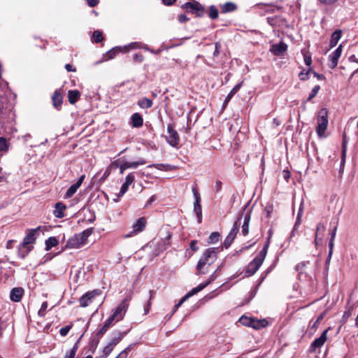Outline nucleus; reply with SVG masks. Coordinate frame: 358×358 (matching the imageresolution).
Segmentation results:
<instances>
[{"label": "nucleus", "instance_id": "obj_45", "mask_svg": "<svg viewBox=\"0 0 358 358\" xmlns=\"http://www.w3.org/2000/svg\"><path fill=\"white\" fill-rule=\"evenodd\" d=\"M8 149V145L4 138H0V152L6 151Z\"/></svg>", "mask_w": 358, "mask_h": 358}, {"label": "nucleus", "instance_id": "obj_49", "mask_svg": "<svg viewBox=\"0 0 358 358\" xmlns=\"http://www.w3.org/2000/svg\"><path fill=\"white\" fill-rule=\"evenodd\" d=\"M221 48V44L220 42L215 43V50L213 52V57H217L220 54V50Z\"/></svg>", "mask_w": 358, "mask_h": 358}, {"label": "nucleus", "instance_id": "obj_16", "mask_svg": "<svg viewBox=\"0 0 358 358\" xmlns=\"http://www.w3.org/2000/svg\"><path fill=\"white\" fill-rule=\"evenodd\" d=\"M325 230V226L321 222L318 223L316 227L315 238V244L316 246L319 245L320 241H322Z\"/></svg>", "mask_w": 358, "mask_h": 358}, {"label": "nucleus", "instance_id": "obj_23", "mask_svg": "<svg viewBox=\"0 0 358 358\" xmlns=\"http://www.w3.org/2000/svg\"><path fill=\"white\" fill-rule=\"evenodd\" d=\"M268 324V322L265 319L255 320L253 318L251 327L255 329H259L261 328L266 327Z\"/></svg>", "mask_w": 358, "mask_h": 358}, {"label": "nucleus", "instance_id": "obj_27", "mask_svg": "<svg viewBox=\"0 0 358 358\" xmlns=\"http://www.w3.org/2000/svg\"><path fill=\"white\" fill-rule=\"evenodd\" d=\"M80 93L78 90H69L68 92L69 101L71 104H74L78 100Z\"/></svg>", "mask_w": 358, "mask_h": 358}, {"label": "nucleus", "instance_id": "obj_46", "mask_svg": "<svg viewBox=\"0 0 358 358\" xmlns=\"http://www.w3.org/2000/svg\"><path fill=\"white\" fill-rule=\"evenodd\" d=\"M112 58V50H108L106 54L105 55L103 56V59L101 60V61H98L96 62L95 64H100L101 62H103V61H107V60H109Z\"/></svg>", "mask_w": 358, "mask_h": 358}, {"label": "nucleus", "instance_id": "obj_17", "mask_svg": "<svg viewBox=\"0 0 358 358\" xmlns=\"http://www.w3.org/2000/svg\"><path fill=\"white\" fill-rule=\"evenodd\" d=\"M37 229H38L30 230L27 235L25 236L23 240V243L21 244L24 245V248L32 247L31 244L34 243L35 241V234Z\"/></svg>", "mask_w": 358, "mask_h": 358}, {"label": "nucleus", "instance_id": "obj_32", "mask_svg": "<svg viewBox=\"0 0 358 358\" xmlns=\"http://www.w3.org/2000/svg\"><path fill=\"white\" fill-rule=\"evenodd\" d=\"M138 103L142 108H149L152 106V101L148 98H143Z\"/></svg>", "mask_w": 358, "mask_h": 358}, {"label": "nucleus", "instance_id": "obj_35", "mask_svg": "<svg viewBox=\"0 0 358 358\" xmlns=\"http://www.w3.org/2000/svg\"><path fill=\"white\" fill-rule=\"evenodd\" d=\"M252 317H247V316H241L239 319V322L246 327H250L252 326Z\"/></svg>", "mask_w": 358, "mask_h": 358}, {"label": "nucleus", "instance_id": "obj_60", "mask_svg": "<svg viewBox=\"0 0 358 358\" xmlns=\"http://www.w3.org/2000/svg\"><path fill=\"white\" fill-rule=\"evenodd\" d=\"M337 0H320V1L326 5H329L335 3Z\"/></svg>", "mask_w": 358, "mask_h": 358}, {"label": "nucleus", "instance_id": "obj_48", "mask_svg": "<svg viewBox=\"0 0 358 358\" xmlns=\"http://www.w3.org/2000/svg\"><path fill=\"white\" fill-rule=\"evenodd\" d=\"M303 59H304V62L305 64L310 66L312 64V59H311V57L310 55H308L307 53H304L303 54Z\"/></svg>", "mask_w": 358, "mask_h": 358}, {"label": "nucleus", "instance_id": "obj_2", "mask_svg": "<svg viewBox=\"0 0 358 358\" xmlns=\"http://www.w3.org/2000/svg\"><path fill=\"white\" fill-rule=\"evenodd\" d=\"M94 228L91 227L77 234L70 238L66 245L69 248H80L86 244L88 237L93 233Z\"/></svg>", "mask_w": 358, "mask_h": 358}, {"label": "nucleus", "instance_id": "obj_36", "mask_svg": "<svg viewBox=\"0 0 358 358\" xmlns=\"http://www.w3.org/2000/svg\"><path fill=\"white\" fill-rule=\"evenodd\" d=\"M345 157H346V141H345V135L343 136V150H342V156H341V168H342L345 162Z\"/></svg>", "mask_w": 358, "mask_h": 358}, {"label": "nucleus", "instance_id": "obj_64", "mask_svg": "<svg viewBox=\"0 0 358 358\" xmlns=\"http://www.w3.org/2000/svg\"><path fill=\"white\" fill-rule=\"evenodd\" d=\"M176 0H162V2L166 6H171Z\"/></svg>", "mask_w": 358, "mask_h": 358}, {"label": "nucleus", "instance_id": "obj_38", "mask_svg": "<svg viewBox=\"0 0 358 358\" xmlns=\"http://www.w3.org/2000/svg\"><path fill=\"white\" fill-rule=\"evenodd\" d=\"M102 40H103V36H102L101 32L99 31H94L92 34V42L99 43V42L102 41Z\"/></svg>", "mask_w": 358, "mask_h": 358}, {"label": "nucleus", "instance_id": "obj_30", "mask_svg": "<svg viewBox=\"0 0 358 358\" xmlns=\"http://www.w3.org/2000/svg\"><path fill=\"white\" fill-rule=\"evenodd\" d=\"M32 247H24L23 245H20L18 248V255L22 258L24 259L29 252L31 250Z\"/></svg>", "mask_w": 358, "mask_h": 358}, {"label": "nucleus", "instance_id": "obj_22", "mask_svg": "<svg viewBox=\"0 0 358 358\" xmlns=\"http://www.w3.org/2000/svg\"><path fill=\"white\" fill-rule=\"evenodd\" d=\"M146 220L145 217H140L137 220L136 222L133 225V229L135 232H140L143 231L145 227Z\"/></svg>", "mask_w": 358, "mask_h": 358}, {"label": "nucleus", "instance_id": "obj_47", "mask_svg": "<svg viewBox=\"0 0 358 358\" xmlns=\"http://www.w3.org/2000/svg\"><path fill=\"white\" fill-rule=\"evenodd\" d=\"M48 308V303L46 301L43 302L41 305L40 310H38V315L40 316H44L45 312Z\"/></svg>", "mask_w": 358, "mask_h": 358}, {"label": "nucleus", "instance_id": "obj_51", "mask_svg": "<svg viewBox=\"0 0 358 358\" xmlns=\"http://www.w3.org/2000/svg\"><path fill=\"white\" fill-rule=\"evenodd\" d=\"M301 217L300 213H298L296 222L294 224V230H297L299 226L301 224Z\"/></svg>", "mask_w": 358, "mask_h": 358}, {"label": "nucleus", "instance_id": "obj_10", "mask_svg": "<svg viewBox=\"0 0 358 358\" xmlns=\"http://www.w3.org/2000/svg\"><path fill=\"white\" fill-rule=\"evenodd\" d=\"M99 294L97 291H93L92 292L86 293L80 299V303L81 306L86 307L90 306L94 301L95 297Z\"/></svg>", "mask_w": 358, "mask_h": 358}, {"label": "nucleus", "instance_id": "obj_4", "mask_svg": "<svg viewBox=\"0 0 358 358\" xmlns=\"http://www.w3.org/2000/svg\"><path fill=\"white\" fill-rule=\"evenodd\" d=\"M131 299V296L128 295L117 305L113 312V320L120 321L124 317Z\"/></svg>", "mask_w": 358, "mask_h": 358}, {"label": "nucleus", "instance_id": "obj_29", "mask_svg": "<svg viewBox=\"0 0 358 358\" xmlns=\"http://www.w3.org/2000/svg\"><path fill=\"white\" fill-rule=\"evenodd\" d=\"M111 322H112V316L109 317L107 319L104 325L99 329V331L97 333L98 337L102 336L108 331Z\"/></svg>", "mask_w": 358, "mask_h": 358}, {"label": "nucleus", "instance_id": "obj_37", "mask_svg": "<svg viewBox=\"0 0 358 358\" xmlns=\"http://www.w3.org/2000/svg\"><path fill=\"white\" fill-rule=\"evenodd\" d=\"M220 236L218 232H213L208 238V243L212 244L218 242Z\"/></svg>", "mask_w": 358, "mask_h": 358}, {"label": "nucleus", "instance_id": "obj_39", "mask_svg": "<svg viewBox=\"0 0 358 358\" xmlns=\"http://www.w3.org/2000/svg\"><path fill=\"white\" fill-rule=\"evenodd\" d=\"M208 16L211 19H216L218 17V10L215 6H210Z\"/></svg>", "mask_w": 358, "mask_h": 358}, {"label": "nucleus", "instance_id": "obj_34", "mask_svg": "<svg viewBox=\"0 0 358 358\" xmlns=\"http://www.w3.org/2000/svg\"><path fill=\"white\" fill-rule=\"evenodd\" d=\"M152 166H154L156 169L161 170V171H171L174 168V166H173L170 164H156L149 165V167H152Z\"/></svg>", "mask_w": 358, "mask_h": 358}, {"label": "nucleus", "instance_id": "obj_19", "mask_svg": "<svg viewBox=\"0 0 358 358\" xmlns=\"http://www.w3.org/2000/svg\"><path fill=\"white\" fill-rule=\"evenodd\" d=\"M66 206L62 202H58L55 204V210L53 211L54 215L57 218H62L64 217V211L66 210Z\"/></svg>", "mask_w": 358, "mask_h": 358}, {"label": "nucleus", "instance_id": "obj_54", "mask_svg": "<svg viewBox=\"0 0 358 358\" xmlns=\"http://www.w3.org/2000/svg\"><path fill=\"white\" fill-rule=\"evenodd\" d=\"M87 3L90 7H94L98 4L99 0H87Z\"/></svg>", "mask_w": 358, "mask_h": 358}, {"label": "nucleus", "instance_id": "obj_63", "mask_svg": "<svg viewBox=\"0 0 358 358\" xmlns=\"http://www.w3.org/2000/svg\"><path fill=\"white\" fill-rule=\"evenodd\" d=\"M111 350H112V348L110 347V344H109V345H108L105 348V349H104L103 352H104V353L106 354V355H108L110 353Z\"/></svg>", "mask_w": 358, "mask_h": 358}, {"label": "nucleus", "instance_id": "obj_62", "mask_svg": "<svg viewBox=\"0 0 358 358\" xmlns=\"http://www.w3.org/2000/svg\"><path fill=\"white\" fill-rule=\"evenodd\" d=\"M265 211L266 212L267 217H270L271 213L273 211V206H267L265 208Z\"/></svg>", "mask_w": 358, "mask_h": 358}, {"label": "nucleus", "instance_id": "obj_18", "mask_svg": "<svg viewBox=\"0 0 358 358\" xmlns=\"http://www.w3.org/2000/svg\"><path fill=\"white\" fill-rule=\"evenodd\" d=\"M146 163L144 159H140L138 162H126L120 166L121 172H123L124 170L127 169H136L139 165H143Z\"/></svg>", "mask_w": 358, "mask_h": 358}, {"label": "nucleus", "instance_id": "obj_33", "mask_svg": "<svg viewBox=\"0 0 358 358\" xmlns=\"http://www.w3.org/2000/svg\"><path fill=\"white\" fill-rule=\"evenodd\" d=\"M58 244V241L55 237H50L45 241L46 250H49L52 248L56 246Z\"/></svg>", "mask_w": 358, "mask_h": 358}, {"label": "nucleus", "instance_id": "obj_57", "mask_svg": "<svg viewBox=\"0 0 358 358\" xmlns=\"http://www.w3.org/2000/svg\"><path fill=\"white\" fill-rule=\"evenodd\" d=\"M178 20L180 22H185L188 20V18L185 15H180L178 16Z\"/></svg>", "mask_w": 358, "mask_h": 358}, {"label": "nucleus", "instance_id": "obj_44", "mask_svg": "<svg viewBox=\"0 0 358 358\" xmlns=\"http://www.w3.org/2000/svg\"><path fill=\"white\" fill-rule=\"evenodd\" d=\"M310 72V69H309L307 71H305V70H303L299 75V77L300 80H306L309 78L308 75Z\"/></svg>", "mask_w": 358, "mask_h": 358}, {"label": "nucleus", "instance_id": "obj_5", "mask_svg": "<svg viewBox=\"0 0 358 358\" xmlns=\"http://www.w3.org/2000/svg\"><path fill=\"white\" fill-rule=\"evenodd\" d=\"M328 125L327 111L323 108L319 112L317 118V133L319 136H322L327 130Z\"/></svg>", "mask_w": 358, "mask_h": 358}, {"label": "nucleus", "instance_id": "obj_7", "mask_svg": "<svg viewBox=\"0 0 358 358\" xmlns=\"http://www.w3.org/2000/svg\"><path fill=\"white\" fill-rule=\"evenodd\" d=\"M168 136L166 137L168 143L173 146L176 147L180 141V138L178 132L173 129L171 124L168 125L167 127Z\"/></svg>", "mask_w": 358, "mask_h": 358}, {"label": "nucleus", "instance_id": "obj_53", "mask_svg": "<svg viewBox=\"0 0 358 358\" xmlns=\"http://www.w3.org/2000/svg\"><path fill=\"white\" fill-rule=\"evenodd\" d=\"M128 356L127 349L122 350L115 358H127Z\"/></svg>", "mask_w": 358, "mask_h": 358}, {"label": "nucleus", "instance_id": "obj_25", "mask_svg": "<svg viewBox=\"0 0 358 358\" xmlns=\"http://www.w3.org/2000/svg\"><path fill=\"white\" fill-rule=\"evenodd\" d=\"M342 35V31L341 30L335 31L331 36V40L329 43V45L331 48H333L336 45L338 41L340 40Z\"/></svg>", "mask_w": 358, "mask_h": 358}, {"label": "nucleus", "instance_id": "obj_41", "mask_svg": "<svg viewBox=\"0 0 358 358\" xmlns=\"http://www.w3.org/2000/svg\"><path fill=\"white\" fill-rule=\"evenodd\" d=\"M320 89V87L319 85L315 86L313 87V89L312 90L311 92L309 94L308 100L310 101L313 98H314L318 93Z\"/></svg>", "mask_w": 358, "mask_h": 358}, {"label": "nucleus", "instance_id": "obj_3", "mask_svg": "<svg viewBox=\"0 0 358 358\" xmlns=\"http://www.w3.org/2000/svg\"><path fill=\"white\" fill-rule=\"evenodd\" d=\"M269 243L268 241L264 245L262 250L258 253L256 257L249 264L246 269V273L248 275H254L262 264L266 256Z\"/></svg>", "mask_w": 358, "mask_h": 358}, {"label": "nucleus", "instance_id": "obj_52", "mask_svg": "<svg viewBox=\"0 0 358 358\" xmlns=\"http://www.w3.org/2000/svg\"><path fill=\"white\" fill-rule=\"evenodd\" d=\"M110 174V167H108V169L104 172L103 175L100 178V180H104L107 177H108Z\"/></svg>", "mask_w": 358, "mask_h": 358}, {"label": "nucleus", "instance_id": "obj_55", "mask_svg": "<svg viewBox=\"0 0 358 358\" xmlns=\"http://www.w3.org/2000/svg\"><path fill=\"white\" fill-rule=\"evenodd\" d=\"M198 290L196 289V287L193 288L190 292H189L186 295H185V298H189L194 294H196V293H198Z\"/></svg>", "mask_w": 358, "mask_h": 358}, {"label": "nucleus", "instance_id": "obj_31", "mask_svg": "<svg viewBox=\"0 0 358 358\" xmlns=\"http://www.w3.org/2000/svg\"><path fill=\"white\" fill-rule=\"evenodd\" d=\"M236 9V6L231 2H227L222 6L223 13L232 12Z\"/></svg>", "mask_w": 358, "mask_h": 358}, {"label": "nucleus", "instance_id": "obj_58", "mask_svg": "<svg viewBox=\"0 0 358 358\" xmlns=\"http://www.w3.org/2000/svg\"><path fill=\"white\" fill-rule=\"evenodd\" d=\"M76 355V353L73 352V351L69 350L66 352L64 358H74Z\"/></svg>", "mask_w": 358, "mask_h": 358}, {"label": "nucleus", "instance_id": "obj_8", "mask_svg": "<svg viewBox=\"0 0 358 358\" xmlns=\"http://www.w3.org/2000/svg\"><path fill=\"white\" fill-rule=\"evenodd\" d=\"M183 8L187 10H191V11L196 13L199 17L202 16L204 13V8L196 1L193 3L187 2L183 6Z\"/></svg>", "mask_w": 358, "mask_h": 358}, {"label": "nucleus", "instance_id": "obj_6", "mask_svg": "<svg viewBox=\"0 0 358 358\" xmlns=\"http://www.w3.org/2000/svg\"><path fill=\"white\" fill-rule=\"evenodd\" d=\"M240 220H241V217L238 218V220L234 223L232 229H231L230 232L226 237V238L223 243V245L226 248H228L231 245L234 240L235 239V238L237 235V233L239 230V227L241 224Z\"/></svg>", "mask_w": 358, "mask_h": 358}, {"label": "nucleus", "instance_id": "obj_24", "mask_svg": "<svg viewBox=\"0 0 358 358\" xmlns=\"http://www.w3.org/2000/svg\"><path fill=\"white\" fill-rule=\"evenodd\" d=\"M194 196L196 197V200L194 203V211L196 213V215H197L199 218V221L201 222V206L199 203V197L198 196L197 192H194Z\"/></svg>", "mask_w": 358, "mask_h": 358}, {"label": "nucleus", "instance_id": "obj_15", "mask_svg": "<svg viewBox=\"0 0 358 358\" xmlns=\"http://www.w3.org/2000/svg\"><path fill=\"white\" fill-rule=\"evenodd\" d=\"M287 49V45L283 43L280 42L278 44H274L271 46V51L273 53V55L279 56L282 55Z\"/></svg>", "mask_w": 358, "mask_h": 358}, {"label": "nucleus", "instance_id": "obj_12", "mask_svg": "<svg viewBox=\"0 0 358 358\" xmlns=\"http://www.w3.org/2000/svg\"><path fill=\"white\" fill-rule=\"evenodd\" d=\"M85 175L81 176L78 181L72 185L66 191L65 196L66 198H71L78 190V189L82 185L84 179H85Z\"/></svg>", "mask_w": 358, "mask_h": 358}, {"label": "nucleus", "instance_id": "obj_13", "mask_svg": "<svg viewBox=\"0 0 358 358\" xmlns=\"http://www.w3.org/2000/svg\"><path fill=\"white\" fill-rule=\"evenodd\" d=\"M24 290L22 287H15L10 291V299L14 302H19L24 295Z\"/></svg>", "mask_w": 358, "mask_h": 358}, {"label": "nucleus", "instance_id": "obj_20", "mask_svg": "<svg viewBox=\"0 0 358 358\" xmlns=\"http://www.w3.org/2000/svg\"><path fill=\"white\" fill-rule=\"evenodd\" d=\"M143 124V120L138 113L133 114L131 117V124L133 127H141Z\"/></svg>", "mask_w": 358, "mask_h": 358}, {"label": "nucleus", "instance_id": "obj_43", "mask_svg": "<svg viewBox=\"0 0 358 358\" xmlns=\"http://www.w3.org/2000/svg\"><path fill=\"white\" fill-rule=\"evenodd\" d=\"M129 50V46H117L113 48V55L117 54L120 52H127Z\"/></svg>", "mask_w": 358, "mask_h": 358}, {"label": "nucleus", "instance_id": "obj_1", "mask_svg": "<svg viewBox=\"0 0 358 358\" xmlns=\"http://www.w3.org/2000/svg\"><path fill=\"white\" fill-rule=\"evenodd\" d=\"M217 248H210L205 250L201 256L196 266V270L199 275H203L208 273V267L213 264L217 259Z\"/></svg>", "mask_w": 358, "mask_h": 358}, {"label": "nucleus", "instance_id": "obj_56", "mask_svg": "<svg viewBox=\"0 0 358 358\" xmlns=\"http://www.w3.org/2000/svg\"><path fill=\"white\" fill-rule=\"evenodd\" d=\"M196 241H192L190 243V248L194 251H197L199 249L198 247L196 245Z\"/></svg>", "mask_w": 358, "mask_h": 358}, {"label": "nucleus", "instance_id": "obj_21", "mask_svg": "<svg viewBox=\"0 0 358 358\" xmlns=\"http://www.w3.org/2000/svg\"><path fill=\"white\" fill-rule=\"evenodd\" d=\"M250 221V213L248 212L244 215L243 223L242 224L241 234L246 236L249 233V223Z\"/></svg>", "mask_w": 358, "mask_h": 358}, {"label": "nucleus", "instance_id": "obj_28", "mask_svg": "<svg viewBox=\"0 0 358 358\" xmlns=\"http://www.w3.org/2000/svg\"><path fill=\"white\" fill-rule=\"evenodd\" d=\"M241 87V83H238L233 87V89L230 91V92L228 94V95L225 98V100L224 101V106L228 103V102L233 97V96L240 90Z\"/></svg>", "mask_w": 358, "mask_h": 358}, {"label": "nucleus", "instance_id": "obj_9", "mask_svg": "<svg viewBox=\"0 0 358 358\" xmlns=\"http://www.w3.org/2000/svg\"><path fill=\"white\" fill-rule=\"evenodd\" d=\"M342 54V45H340L329 57V66L331 69H334L336 67L338 62V59L340 58Z\"/></svg>", "mask_w": 358, "mask_h": 358}, {"label": "nucleus", "instance_id": "obj_26", "mask_svg": "<svg viewBox=\"0 0 358 358\" xmlns=\"http://www.w3.org/2000/svg\"><path fill=\"white\" fill-rule=\"evenodd\" d=\"M62 95L59 91H55L52 96L53 106L56 108H59L62 103Z\"/></svg>", "mask_w": 358, "mask_h": 358}, {"label": "nucleus", "instance_id": "obj_50", "mask_svg": "<svg viewBox=\"0 0 358 358\" xmlns=\"http://www.w3.org/2000/svg\"><path fill=\"white\" fill-rule=\"evenodd\" d=\"M329 255H328V259L329 260L331 259V255H332V252H333V248H334V240H330L329 241Z\"/></svg>", "mask_w": 358, "mask_h": 358}, {"label": "nucleus", "instance_id": "obj_61", "mask_svg": "<svg viewBox=\"0 0 358 358\" xmlns=\"http://www.w3.org/2000/svg\"><path fill=\"white\" fill-rule=\"evenodd\" d=\"M221 188H222L221 181H220V180L216 181L215 185V189L216 192L220 191L221 189Z\"/></svg>", "mask_w": 358, "mask_h": 358}, {"label": "nucleus", "instance_id": "obj_11", "mask_svg": "<svg viewBox=\"0 0 358 358\" xmlns=\"http://www.w3.org/2000/svg\"><path fill=\"white\" fill-rule=\"evenodd\" d=\"M327 331L328 329L324 330L322 333L321 336L319 338L315 339L314 341L311 343L310 350L312 351H315L317 348H321L324 344L327 339Z\"/></svg>", "mask_w": 358, "mask_h": 358}, {"label": "nucleus", "instance_id": "obj_40", "mask_svg": "<svg viewBox=\"0 0 358 358\" xmlns=\"http://www.w3.org/2000/svg\"><path fill=\"white\" fill-rule=\"evenodd\" d=\"M215 280L214 275L213 274L208 280H207L205 282L199 284L197 287H196L198 292L201 291L203 289H204L206 287H207L212 281Z\"/></svg>", "mask_w": 358, "mask_h": 358}, {"label": "nucleus", "instance_id": "obj_42", "mask_svg": "<svg viewBox=\"0 0 358 358\" xmlns=\"http://www.w3.org/2000/svg\"><path fill=\"white\" fill-rule=\"evenodd\" d=\"M72 328V324L67 325L66 327H62L59 330V334L62 336H66L69 332L70 329Z\"/></svg>", "mask_w": 358, "mask_h": 358}, {"label": "nucleus", "instance_id": "obj_14", "mask_svg": "<svg viewBox=\"0 0 358 358\" xmlns=\"http://www.w3.org/2000/svg\"><path fill=\"white\" fill-rule=\"evenodd\" d=\"M134 175L133 173H129L126 177L125 182L122 184L120 193L117 195L118 197L123 196L127 192L129 186L134 182Z\"/></svg>", "mask_w": 358, "mask_h": 358}, {"label": "nucleus", "instance_id": "obj_59", "mask_svg": "<svg viewBox=\"0 0 358 358\" xmlns=\"http://www.w3.org/2000/svg\"><path fill=\"white\" fill-rule=\"evenodd\" d=\"M65 69L69 72H71V71L74 72V71H76V69L73 68V66L69 64H67L65 65Z\"/></svg>", "mask_w": 358, "mask_h": 358}]
</instances>
